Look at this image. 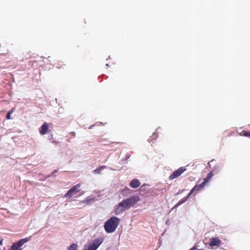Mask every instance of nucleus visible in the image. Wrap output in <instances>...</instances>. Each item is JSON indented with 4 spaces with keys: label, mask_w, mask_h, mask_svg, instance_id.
Listing matches in <instances>:
<instances>
[{
    "label": "nucleus",
    "mask_w": 250,
    "mask_h": 250,
    "mask_svg": "<svg viewBox=\"0 0 250 250\" xmlns=\"http://www.w3.org/2000/svg\"><path fill=\"white\" fill-rule=\"evenodd\" d=\"M139 197L138 196H134L130 198L123 200L116 208V214H119L128 209L139 201Z\"/></svg>",
    "instance_id": "1"
},
{
    "label": "nucleus",
    "mask_w": 250,
    "mask_h": 250,
    "mask_svg": "<svg viewBox=\"0 0 250 250\" xmlns=\"http://www.w3.org/2000/svg\"><path fill=\"white\" fill-rule=\"evenodd\" d=\"M120 219L117 217H112L104 224V228L107 233L114 232L119 225Z\"/></svg>",
    "instance_id": "2"
},
{
    "label": "nucleus",
    "mask_w": 250,
    "mask_h": 250,
    "mask_svg": "<svg viewBox=\"0 0 250 250\" xmlns=\"http://www.w3.org/2000/svg\"><path fill=\"white\" fill-rule=\"evenodd\" d=\"M102 238H98L94 240L88 245H85L83 250H96L103 242Z\"/></svg>",
    "instance_id": "3"
},
{
    "label": "nucleus",
    "mask_w": 250,
    "mask_h": 250,
    "mask_svg": "<svg viewBox=\"0 0 250 250\" xmlns=\"http://www.w3.org/2000/svg\"><path fill=\"white\" fill-rule=\"evenodd\" d=\"M81 186V185L80 184H78L76 186H74L67 191V192L64 195V197L71 198L73 194H76L80 191L79 188Z\"/></svg>",
    "instance_id": "4"
},
{
    "label": "nucleus",
    "mask_w": 250,
    "mask_h": 250,
    "mask_svg": "<svg viewBox=\"0 0 250 250\" xmlns=\"http://www.w3.org/2000/svg\"><path fill=\"white\" fill-rule=\"evenodd\" d=\"M186 170L185 167H179L177 170H175L169 177V180H172L173 179L179 177L182 173Z\"/></svg>",
    "instance_id": "5"
},
{
    "label": "nucleus",
    "mask_w": 250,
    "mask_h": 250,
    "mask_svg": "<svg viewBox=\"0 0 250 250\" xmlns=\"http://www.w3.org/2000/svg\"><path fill=\"white\" fill-rule=\"evenodd\" d=\"M207 183L204 181L200 185H196L190 190L188 193V196H190L195 191H199L204 188Z\"/></svg>",
    "instance_id": "6"
},
{
    "label": "nucleus",
    "mask_w": 250,
    "mask_h": 250,
    "mask_svg": "<svg viewBox=\"0 0 250 250\" xmlns=\"http://www.w3.org/2000/svg\"><path fill=\"white\" fill-rule=\"evenodd\" d=\"M219 170V166H215L212 169V171H210L209 173H208L206 177V178L204 179V181L206 182L207 183H208L210 179L213 177V172H214L216 170Z\"/></svg>",
    "instance_id": "7"
},
{
    "label": "nucleus",
    "mask_w": 250,
    "mask_h": 250,
    "mask_svg": "<svg viewBox=\"0 0 250 250\" xmlns=\"http://www.w3.org/2000/svg\"><path fill=\"white\" fill-rule=\"evenodd\" d=\"M221 243V241L217 237H214L210 239L209 244V246L212 247L214 246H219Z\"/></svg>",
    "instance_id": "8"
},
{
    "label": "nucleus",
    "mask_w": 250,
    "mask_h": 250,
    "mask_svg": "<svg viewBox=\"0 0 250 250\" xmlns=\"http://www.w3.org/2000/svg\"><path fill=\"white\" fill-rule=\"evenodd\" d=\"M48 124L47 123H44L40 128V134H41L42 135L45 134L48 130Z\"/></svg>",
    "instance_id": "9"
},
{
    "label": "nucleus",
    "mask_w": 250,
    "mask_h": 250,
    "mask_svg": "<svg viewBox=\"0 0 250 250\" xmlns=\"http://www.w3.org/2000/svg\"><path fill=\"white\" fill-rule=\"evenodd\" d=\"M129 185L131 188H135L140 186V183L138 180L133 179L130 182Z\"/></svg>",
    "instance_id": "10"
},
{
    "label": "nucleus",
    "mask_w": 250,
    "mask_h": 250,
    "mask_svg": "<svg viewBox=\"0 0 250 250\" xmlns=\"http://www.w3.org/2000/svg\"><path fill=\"white\" fill-rule=\"evenodd\" d=\"M23 241V240H22V239H21V240L19 241L17 243H14L12 245V248H16L17 249H19L20 247H21L24 244V242Z\"/></svg>",
    "instance_id": "11"
},
{
    "label": "nucleus",
    "mask_w": 250,
    "mask_h": 250,
    "mask_svg": "<svg viewBox=\"0 0 250 250\" xmlns=\"http://www.w3.org/2000/svg\"><path fill=\"white\" fill-rule=\"evenodd\" d=\"M189 197V196H188V195L187 197H184V198H182V199L178 201V202L177 203V204L176 205V206H180L181 204H182L183 203H184V202H185L187 200V199H188V198Z\"/></svg>",
    "instance_id": "12"
},
{
    "label": "nucleus",
    "mask_w": 250,
    "mask_h": 250,
    "mask_svg": "<svg viewBox=\"0 0 250 250\" xmlns=\"http://www.w3.org/2000/svg\"><path fill=\"white\" fill-rule=\"evenodd\" d=\"M106 167L105 166H102L99 167L98 168L95 169L93 172L95 173L100 174L101 170L104 168H105Z\"/></svg>",
    "instance_id": "13"
},
{
    "label": "nucleus",
    "mask_w": 250,
    "mask_h": 250,
    "mask_svg": "<svg viewBox=\"0 0 250 250\" xmlns=\"http://www.w3.org/2000/svg\"><path fill=\"white\" fill-rule=\"evenodd\" d=\"M242 136H244L249 138H250V132H249L246 130H243L241 132L240 134Z\"/></svg>",
    "instance_id": "14"
},
{
    "label": "nucleus",
    "mask_w": 250,
    "mask_h": 250,
    "mask_svg": "<svg viewBox=\"0 0 250 250\" xmlns=\"http://www.w3.org/2000/svg\"><path fill=\"white\" fill-rule=\"evenodd\" d=\"M77 247L78 246L76 244L73 243L70 246L69 250H77Z\"/></svg>",
    "instance_id": "15"
},
{
    "label": "nucleus",
    "mask_w": 250,
    "mask_h": 250,
    "mask_svg": "<svg viewBox=\"0 0 250 250\" xmlns=\"http://www.w3.org/2000/svg\"><path fill=\"white\" fill-rule=\"evenodd\" d=\"M12 112H13V111H10L8 112V113L7 114L6 116L7 119H10L11 118L10 116H11V114Z\"/></svg>",
    "instance_id": "16"
},
{
    "label": "nucleus",
    "mask_w": 250,
    "mask_h": 250,
    "mask_svg": "<svg viewBox=\"0 0 250 250\" xmlns=\"http://www.w3.org/2000/svg\"><path fill=\"white\" fill-rule=\"evenodd\" d=\"M21 249H17L16 248H12V245L11 246V247L10 249L8 250H21Z\"/></svg>",
    "instance_id": "17"
},
{
    "label": "nucleus",
    "mask_w": 250,
    "mask_h": 250,
    "mask_svg": "<svg viewBox=\"0 0 250 250\" xmlns=\"http://www.w3.org/2000/svg\"><path fill=\"white\" fill-rule=\"evenodd\" d=\"M189 250H200V249H198L197 248L196 246H194Z\"/></svg>",
    "instance_id": "18"
},
{
    "label": "nucleus",
    "mask_w": 250,
    "mask_h": 250,
    "mask_svg": "<svg viewBox=\"0 0 250 250\" xmlns=\"http://www.w3.org/2000/svg\"><path fill=\"white\" fill-rule=\"evenodd\" d=\"M62 64H60V63H58L57 66H56L58 68H63L62 67Z\"/></svg>",
    "instance_id": "19"
},
{
    "label": "nucleus",
    "mask_w": 250,
    "mask_h": 250,
    "mask_svg": "<svg viewBox=\"0 0 250 250\" xmlns=\"http://www.w3.org/2000/svg\"><path fill=\"white\" fill-rule=\"evenodd\" d=\"M70 134L72 136H73L74 137H75V136H76V133L75 132H71L70 133Z\"/></svg>",
    "instance_id": "20"
},
{
    "label": "nucleus",
    "mask_w": 250,
    "mask_h": 250,
    "mask_svg": "<svg viewBox=\"0 0 250 250\" xmlns=\"http://www.w3.org/2000/svg\"><path fill=\"white\" fill-rule=\"evenodd\" d=\"M22 240H23V242H24V244L25 242H27L29 240V239L28 238H26L25 239H22Z\"/></svg>",
    "instance_id": "21"
},
{
    "label": "nucleus",
    "mask_w": 250,
    "mask_h": 250,
    "mask_svg": "<svg viewBox=\"0 0 250 250\" xmlns=\"http://www.w3.org/2000/svg\"><path fill=\"white\" fill-rule=\"evenodd\" d=\"M22 240H23V242H24V244L25 242H27L29 240V239L28 238H26L25 239H22Z\"/></svg>",
    "instance_id": "22"
},
{
    "label": "nucleus",
    "mask_w": 250,
    "mask_h": 250,
    "mask_svg": "<svg viewBox=\"0 0 250 250\" xmlns=\"http://www.w3.org/2000/svg\"><path fill=\"white\" fill-rule=\"evenodd\" d=\"M213 161H214V160H212L211 161H209L208 162V165L210 167V163L213 162Z\"/></svg>",
    "instance_id": "23"
},
{
    "label": "nucleus",
    "mask_w": 250,
    "mask_h": 250,
    "mask_svg": "<svg viewBox=\"0 0 250 250\" xmlns=\"http://www.w3.org/2000/svg\"><path fill=\"white\" fill-rule=\"evenodd\" d=\"M2 241H3V239L2 238L0 237V245H1L2 244Z\"/></svg>",
    "instance_id": "24"
},
{
    "label": "nucleus",
    "mask_w": 250,
    "mask_h": 250,
    "mask_svg": "<svg viewBox=\"0 0 250 250\" xmlns=\"http://www.w3.org/2000/svg\"><path fill=\"white\" fill-rule=\"evenodd\" d=\"M145 185H143V186H142V188L144 187H145Z\"/></svg>",
    "instance_id": "25"
}]
</instances>
